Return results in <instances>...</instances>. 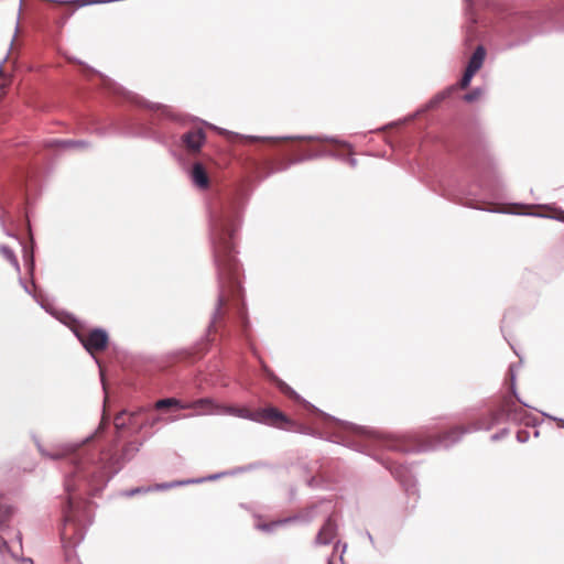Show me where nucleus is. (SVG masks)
Masks as SVG:
<instances>
[{"label":"nucleus","mask_w":564,"mask_h":564,"mask_svg":"<svg viewBox=\"0 0 564 564\" xmlns=\"http://www.w3.org/2000/svg\"><path fill=\"white\" fill-rule=\"evenodd\" d=\"M107 424L104 415L96 432L80 444H69L54 452H47L39 445L42 455L52 459L65 458L69 464L70 470L66 473L64 481L67 501L63 509L64 524L61 536L74 546L84 540L86 527L93 522L90 502L84 500L83 495L101 491L142 446V443L131 442L123 447L121 456L117 457L112 452L91 444V441L105 431Z\"/></svg>","instance_id":"obj_1"},{"label":"nucleus","mask_w":564,"mask_h":564,"mask_svg":"<svg viewBox=\"0 0 564 564\" xmlns=\"http://www.w3.org/2000/svg\"><path fill=\"white\" fill-rule=\"evenodd\" d=\"M246 195L242 189L213 196L208 202L209 237L217 270L218 297L208 325V333L217 330L232 312L246 334L248 321L242 302L239 262L236 258L237 234L241 225Z\"/></svg>","instance_id":"obj_2"},{"label":"nucleus","mask_w":564,"mask_h":564,"mask_svg":"<svg viewBox=\"0 0 564 564\" xmlns=\"http://www.w3.org/2000/svg\"><path fill=\"white\" fill-rule=\"evenodd\" d=\"M315 411L322 419L321 429L323 431H311L308 432L311 435L325 438L368 455H370L371 451L375 448H387L400 453H423L448 448L456 444L464 434L477 431H489L503 421L499 406L496 411L480 416L466 427L456 426L443 434L430 435L426 432H411L397 435L368 430L346 421H340L318 409H315Z\"/></svg>","instance_id":"obj_3"},{"label":"nucleus","mask_w":564,"mask_h":564,"mask_svg":"<svg viewBox=\"0 0 564 564\" xmlns=\"http://www.w3.org/2000/svg\"><path fill=\"white\" fill-rule=\"evenodd\" d=\"M138 105L151 113L147 119H129L122 128V133L133 137L151 139L164 147L176 143L174 121L177 118L171 110L161 104L138 99Z\"/></svg>","instance_id":"obj_4"},{"label":"nucleus","mask_w":564,"mask_h":564,"mask_svg":"<svg viewBox=\"0 0 564 564\" xmlns=\"http://www.w3.org/2000/svg\"><path fill=\"white\" fill-rule=\"evenodd\" d=\"M142 414V410L139 412L122 411L118 413L113 419V425L118 437H123L126 435V431L128 435L139 433L144 427V422L141 420Z\"/></svg>","instance_id":"obj_5"},{"label":"nucleus","mask_w":564,"mask_h":564,"mask_svg":"<svg viewBox=\"0 0 564 564\" xmlns=\"http://www.w3.org/2000/svg\"><path fill=\"white\" fill-rule=\"evenodd\" d=\"M73 332L83 347L91 356H94L96 351H102L106 349L109 341L108 333L102 328H94L89 330L87 335L83 334L78 329H74Z\"/></svg>","instance_id":"obj_6"},{"label":"nucleus","mask_w":564,"mask_h":564,"mask_svg":"<svg viewBox=\"0 0 564 564\" xmlns=\"http://www.w3.org/2000/svg\"><path fill=\"white\" fill-rule=\"evenodd\" d=\"M324 506L330 507V502L329 501H321L318 505L311 506L310 508H307L306 510H304L303 512H301L297 516L288 517V518L281 519V520L272 521L270 523L258 524L257 528L264 532H272L278 527H281L283 524H286V523H290L293 521H297V520L308 523L314 518L317 517L318 509Z\"/></svg>","instance_id":"obj_7"},{"label":"nucleus","mask_w":564,"mask_h":564,"mask_svg":"<svg viewBox=\"0 0 564 564\" xmlns=\"http://www.w3.org/2000/svg\"><path fill=\"white\" fill-rule=\"evenodd\" d=\"M235 137L239 138L245 143H260L261 142V143H268L270 145H275V144H278L281 141L293 139V137L275 138V137H256V135H239V134H235ZM294 139L310 140V141L315 140V141H321V142H330V143L339 144V145H343V147H347L348 145L346 142H340V141H338L335 138L323 137V135H316V137H313V135H308V137H294Z\"/></svg>","instance_id":"obj_8"},{"label":"nucleus","mask_w":564,"mask_h":564,"mask_svg":"<svg viewBox=\"0 0 564 564\" xmlns=\"http://www.w3.org/2000/svg\"><path fill=\"white\" fill-rule=\"evenodd\" d=\"M501 415L503 421H510L513 423H528V412L516 404V401L511 397H505L500 404Z\"/></svg>","instance_id":"obj_9"},{"label":"nucleus","mask_w":564,"mask_h":564,"mask_svg":"<svg viewBox=\"0 0 564 564\" xmlns=\"http://www.w3.org/2000/svg\"><path fill=\"white\" fill-rule=\"evenodd\" d=\"M187 175L193 186L198 191H207L210 187V176L206 166L196 161L187 171Z\"/></svg>","instance_id":"obj_10"},{"label":"nucleus","mask_w":564,"mask_h":564,"mask_svg":"<svg viewBox=\"0 0 564 564\" xmlns=\"http://www.w3.org/2000/svg\"><path fill=\"white\" fill-rule=\"evenodd\" d=\"M206 141V133L202 128H196L180 137V145L188 152L198 153Z\"/></svg>","instance_id":"obj_11"},{"label":"nucleus","mask_w":564,"mask_h":564,"mask_svg":"<svg viewBox=\"0 0 564 564\" xmlns=\"http://www.w3.org/2000/svg\"><path fill=\"white\" fill-rule=\"evenodd\" d=\"M478 195V192H477V188L475 185H471L469 186L468 188H460L457 191V193H451L448 194V196L464 205V206H468V207H471V208H477V209H481V210H487V212H490V213H498L500 212L499 209L497 208H485V207H479V206H476L475 205V197Z\"/></svg>","instance_id":"obj_12"},{"label":"nucleus","mask_w":564,"mask_h":564,"mask_svg":"<svg viewBox=\"0 0 564 564\" xmlns=\"http://www.w3.org/2000/svg\"><path fill=\"white\" fill-rule=\"evenodd\" d=\"M256 422L279 426L281 423H289V419L276 408L269 406L256 411Z\"/></svg>","instance_id":"obj_13"},{"label":"nucleus","mask_w":564,"mask_h":564,"mask_svg":"<svg viewBox=\"0 0 564 564\" xmlns=\"http://www.w3.org/2000/svg\"><path fill=\"white\" fill-rule=\"evenodd\" d=\"M392 475L405 487V490L409 492V495H416V485L413 479V476L410 470H408L406 467L402 465L388 467Z\"/></svg>","instance_id":"obj_14"},{"label":"nucleus","mask_w":564,"mask_h":564,"mask_svg":"<svg viewBox=\"0 0 564 564\" xmlns=\"http://www.w3.org/2000/svg\"><path fill=\"white\" fill-rule=\"evenodd\" d=\"M337 524L332 517H327L324 524L319 529L315 543L321 545L329 544L336 535Z\"/></svg>","instance_id":"obj_15"},{"label":"nucleus","mask_w":564,"mask_h":564,"mask_svg":"<svg viewBox=\"0 0 564 564\" xmlns=\"http://www.w3.org/2000/svg\"><path fill=\"white\" fill-rule=\"evenodd\" d=\"M89 142L86 140H69V139H50L45 142V147L47 148H58V149H87L89 148Z\"/></svg>","instance_id":"obj_16"},{"label":"nucleus","mask_w":564,"mask_h":564,"mask_svg":"<svg viewBox=\"0 0 564 564\" xmlns=\"http://www.w3.org/2000/svg\"><path fill=\"white\" fill-rule=\"evenodd\" d=\"M261 366H262V371H263L264 376L270 381L275 383L281 392L289 395L290 398L300 399V395L288 383H285L283 380L278 378L275 376V373L264 362H262Z\"/></svg>","instance_id":"obj_17"},{"label":"nucleus","mask_w":564,"mask_h":564,"mask_svg":"<svg viewBox=\"0 0 564 564\" xmlns=\"http://www.w3.org/2000/svg\"><path fill=\"white\" fill-rule=\"evenodd\" d=\"M186 406L187 409L199 411L200 414H216L218 404H216L210 398H202L186 404Z\"/></svg>","instance_id":"obj_18"},{"label":"nucleus","mask_w":564,"mask_h":564,"mask_svg":"<svg viewBox=\"0 0 564 564\" xmlns=\"http://www.w3.org/2000/svg\"><path fill=\"white\" fill-rule=\"evenodd\" d=\"M15 513V508L7 501L0 500V532L10 528V522Z\"/></svg>","instance_id":"obj_19"},{"label":"nucleus","mask_w":564,"mask_h":564,"mask_svg":"<svg viewBox=\"0 0 564 564\" xmlns=\"http://www.w3.org/2000/svg\"><path fill=\"white\" fill-rule=\"evenodd\" d=\"M224 475H226V473L214 474V475H209L207 477H203V478H198V479H187V480L173 481V482H163V484L158 485L156 488L160 489V490H164V489H170V488H173V487H176V486H184V485H189V484H199V482H203V481H212V480H216V479L220 478Z\"/></svg>","instance_id":"obj_20"},{"label":"nucleus","mask_w":564,"mask_h":564,"mask_svg":"<svg viewBox=\"0 0 564 564\" xmlns=\"http://www.w3.org/2000/svg\"><path fill=\"white\" fill-rule=\"evenodd\" d=\"M486 57V50L482 45H478L476 50L474 51L473 55L470 56L467 67L468 69H471L473 72L477 73L485 61Z\"/></svg>","instance_id":"obj_21"},{"label":"nucleus","mask_w":564,"mask_h":564,"mask_svg":"<svg viewBox=\"0 0 564 564\" xmlns=\"http://www.w3.org/2000/svg\"><path fill=\"white\" fill-rule=\"evenodd\" d=\"M466 6V15L471 24L477 22L476 10L477 8L489 4V0H464Z\"/></svg>","instance_id":"obj_22"},{"label":"nucleus","mask_w":564,"mask_h":564,"mask_svg":"<svg viewBox=\"0 0 564 564\" xmlns=\"http://www.w3.org/2000/svg\"><path fill=\"white\" fill-rule=\"evenodd\" d=\"M156 410H163L171 406H176L178 409H187L186 404L182 403L177 399L174 398H166L158 400L154 404Z\"/></svg>","instance_id":"obj_23"},{"label":"nucleus","mask_w":564,"mask_h":564,"mask_svg":"<svg viewBox=\"0 0 564 564\" xmlns=\"http://www.w3.org/2000/svg\"><path fill=\"white\" fill-rule=\"evenodd\" d=\"M457 89L456 86H451L443 91L435 95L429 102L430 108H434L437 105H440L443 100L447 99L455 90Z\"/></svg>","instance_id":"obj_24"},{"label":"nucleus","mask_w":564,"mask_h":564,"mask_svg":"<svg viewBox=\"0 0 564 564\" xmlns=\"http://www.w3.org/2000/svg\"><path fill=\"white\" fill-rule=\"evenodd\" d=\"M0 253L20 272V264L12 249L6 245H0Z\"/></svg>","instance_id":"obj_25"},{"label":"nucleus","mask_w":564,"mask_h":564,"mask_svg":"<svg viewBox=\"0 0 564 564\" xmlns=\"http://www.w3.org/2000/svg\"><path fill=\"white\" fill-rule=\"evenodd\" d=\"M509 373H510V380H511V393L512 395L516 398V400L518 402H520L523 406L525 408H529V405L527 403H524L518 395V392H517V388H516V373H514V370H513V366H510L509 368Z\"/></svg>","instance_id":"obj_26"},{"label":"nucleus","mask_w":564,"mask_h":564,"mask_svg":"<svg viewBox=\"0 0 564 564\" xmlns=\"http://www.w3.org/2000/svg\"><path fill=\"white\" fill-rule=\"evenodd\" d=\"M236 416L256 422V411H250L245 408H238Z\"/></svg>","instance_id":"obj_27"},{"label":"nucleus","mask_w":564,"mask_h":564,"mask_svg":"<svg viewBox=\"0 0 564 564\" xmlns=\"http://www.w3.org/2000/svg\"><path fill=\"white\" fill-rule=\"evenodd\" d=\"M475 74L476 73L473 72L471 69L466 68L464 74H463V77L460 78L459 87L462 89L468 87L470 82H471V78L474 77Z\"/></svg>","instance_id":"obj_28"},{"label":"nucleus","mask_w":564,"mask_h":564,"mask_svg":"<svg viewBox=\"0 0 564 564\" xmlns=\"http://www.w3.org/2000/svg\"><path fill=\"white\" fill-rule=\"evenodd\" d=\"M237 409H238L237 406H232V405H218L216 414H227V415L236 416Z\"/></svg>","instance_id":"obj_29"},{"label":"nucleus","mask_w":564,"mask_h":564,"mask_svg":"<svg viewBox=\"0 0 564 564\" xmlns=\"http://www.w3.org/2000/svg\"><path fill=\"white\" fill-rule=\"evenodd\" d=\"M482 94V90L480 88H474L469 93L464 95V100L467 102H473L477 100Z\"/></svg>","instance_id":"obj_30"},{"label":"nucleus","mask_w":564,"mask_h":564,"mask_svg":"<svg viewBox=\"0 0 564 564\" xmlns=\"http://www.w3.org/2000/svg\"><path fill=\"white\" fill-rule=\"evenodd\" d=\"M328 154H330V153L329 152H308L307 151L302 154V158L294 160V162H301L303 160L314 159L317 156H323V155H328Z\"/></svg>","instance_id":"obj_31"},{"label":"nucleus","mask_w":564,"mask_h":564,"mask_svg":"<svg viewBox=\"0 0 564 564\" xmlns=\"http://www.w3.org/2000/svg\"><path fill=\"white\" fill-rule=\"evenodd\" d=\"M508 434H509V429H502V430H500L499 432H497V433L492 434V435L490 436V440H491L492 442H498V441H500V440L505 438Z\"/></svg>","instance_id":"obj_32"},{"label":"nucleus","mask_w":564,"mask_h":564,"mask_svg":"<svg viewBox=\"0 0 564 564\" xmlns=\"http://www.w3.org/2000/svg\"><path fill=\"white\" fill-rule=\"evenodd\" d=\"M20 284L28 294L32 295L36 300V302H39L41 304V306L46 310L45 305L42 302H40L37 295L35 293L31 292L28 284L22 279H20Z\"/></svg>","instance_id":"obj_33"},{"label":"nucleus","mask_w":564,"mask_h":564,"mask_svg":"<svg viewBox=\"0 0 564 564\" xmlns=\"http://www.w3.org/2000/svg\"><path fill=\"white\" fill-rule=\"evenodd\" d=\"M517 440L519 443H525L529 440V432L524 430L518 431Z\"/></svg>","instance_id":"obj_34"},{"label":"nucleus","mask_w":564,"mask_h":564,"mask_svg":"<svg viewBox=\"0 0 564 564\" xmlns=\"http://www.w3.org/2000/svg\"><path fill=\"white\" fill-rule=\"evenodd\" d=\"M149 490H150L149 488L145 489V488H142V487H138V488H134V489L126 491V496L132 497V496H134L137 494L147 492Z\"/></svg>","instance_id":"obj_35"},{"label":"nucleus","mask_w":564,"mask_h":564,"mask_svg":"<svg viewBox=\"0 0 564 564\" xmlns=\"http://www.w3.org/2000/svg\"><path fill=\"white\" fill-rule=\"evenodd\" d=\"M160 416H154L152 419H143L144 426H154L156 423L160 422Z\"/></svg>","instance_id":"obj_36"},{"label":"nucleus","mask_w":564,"mask_h":564,"mask_svg":"<svg viewBox=\"0 0 564 564\" xmlns=\"http://www.w3.org/2000/svg\"><path fill=\"white\" fill-rule=\"evenodd\" d=\"M543 415H545L546 417L553 420V421H556L560 423V426L564 427V419H558V417H555V416H552V415H549L546 413H543Z\"/></svg>","instance_id":"obj_37"},{"label":"nucleus","mask_w":564,"mask_h":564,"mask_svg":"<svg viewBox=\"0 0 564 564\" xmlns=\"http://www.w3.org/2000/svg\"><path fill=\"white\" fill-rule=\"evenodd\" d=\"M551 218L564 223V210H560L556 215L552 216Z\"/></svg>","instance_id":"obj_38"},{"label":"nucleus","mask_w":564,"mask_h":564,"mask_svg":"<svg viewBox=\"0 0 564 564\" xmlns=\"http://www.w3.org/2000/svg\"><path fill=\"white\" fill-rule=\"evenodd\" d=\"M348 163H349L352 167H355V166L357 165V160H356L355 158H349V159H348Z\"/></svg>","instance_id":"obj_39"},{"label":"nucleus","mask_w":564,"mask_h":564,"mask_svg":"<svg viewBox=\"0 0 564 564\" xmlns=\"http://www.w3.org/2000/svg\"><path fill=\"white\" fill-rule=\"evenodd\" d=\"M29 261H30L29 267H30V270L32 271V270H33V268H34V260H33V256H30Z\"/></svg>","instance_id":"obj_40"},{"label":"nucleus","mask_w":564,"mask_h":564,"mask_svg":"<svg viewBox=\"0 0 564 564\" xmlns=\"http://www.w3.org/2000/svg\"><path fill=\"white\" fill-rule=\"evenodd\" d=\"M314 481H315V478H314V477H312V478H310V479L307 480V485H308V486H311V487H313V486H314Z\"/></svg>","instance_id":"obj_41"},{"label":"nucleus","mask_w":564,"mask_h":564,"mask_svg":"<svg viewBox=\"0 0 564 564\" xmlns=\"http://www.w3.org/2000/svg\"><path fill=\"white\" fill-rule=\"evenodd\" d=\"M6 59H7V57L2 62H0V76L3 73V63L6 62Z\"/></svg>","instance_id":"obj_42"},{"label":"nucleus","mask_w":564,"mask_h":564,"mask_svg":"<svg viewBox=\"0 0 564 564\" xmlns=\"http://www.w3.org/2000/svg\"><path fill=\"white\" fill-rule=\"evenodd\" d=\"M21 539H22L21 533H20V532H18V533H17V540H18V542H19V543H21Z\"/></svg>","instance_id":"obj_43"},{"label":"nucleus","mask_w":564,"mask_h":564,"mask_svg":"<svg viewBox=\"0 0 564 564\" xmlns=\"http://www.w3.org/2000/svg\"><path fill=\"white\" fill-rule=\"evenodd\" d=\"M96 132L99 134V135H105V132L101 131L100 129H97Z\"/></svg>","instance_id":"obj_44"},{"label":"nucleus","mask_w":564,"mask_h":564,"mask_svg":"<svg viewBox=\"0 0 564 564\" xmlns=\"http://www.w3.org/2000/svg\"><path fill=\"white\" fill-rule=\"evenodd\" d=\"M68 564H78L76 560H68Z\"/></svg>","instance_id":"obj_45"},{"label":"nucleus","mask_w":564,"mask_h":564,"mask_svg":"<svg viewBox=\"0 0 564 564\" xmlns=\"http://www.w3.org/2000/svg\"><path fill=\"white\" fill-rule=\"evenodd\" d=\"M367 535H368V540H370L372 542L373 541L372 535L370 533H367Z\"/></svg>","instance_id":"obj_46"},{"label":"nucleus","mask_w":564,"mask_h":564,"mask_svg":"<svg viewBox=\"0 0 564 564\" xmlns=\"http://www.w3.org/2000/svg\"><path fill=\"white\" fill-rule=\"evenodd\" d=\"M270 169H271V171H269L267 175L272 174V172L274 171L273 166H271Z\"/></svg>","instance_id":"obj_47"},{"label":"nucleus","mask_w":564,"mask_h":564,"mask_svg":"<svg viewBox=\"0 0 564 564\" xmlns=\"http://www.w3.org/2000/svg\"><path fill=\"white\" fill-rule=\"evenodd\" d=\"M2 545H3L4 547H8V544H7V542H6V541H2Z\"/></svg>","instance_id":"obj_48"},{"label":"nucleus","mask_w":564,"mask_h":564,"mask_svg":"<svg viewBox=\"0 0 564 564\" xmlns=\"http://www.w3.org/2000/svg\"><path fill=\"white\" fill-rule=\"evenodd\" d=\"M221 133H228V134H231L230 132L226 131V130H220Z\"/></svg>","instance_id":"obj_49"},{"label":"nucleus","mask_w":564,"mask_h":564,"mask_svg":"<svg viewBox=\"0 0 564 564\" xmlns=\"http://www.w3.org/2000/svg\"><path fill=\"white\" fill-rule=\"evenodd\" d=\"M467 32L471 33V26H468Z\"/></svg>","instance_id":"obj_50"},{"label":"nucleus","mask_w":564,"mask_h":564,"mask_svg":"<svg viewBox=\"0 0 564 564\" xmlns=\"http://www.w3.org/2000/svg\"><path fill=\"white\" fill-rule=\"evenodd\" d=\"M328 564H333L332 561H328Z\"/></svg>","instance_id":"obj_51"}]
</instances>
